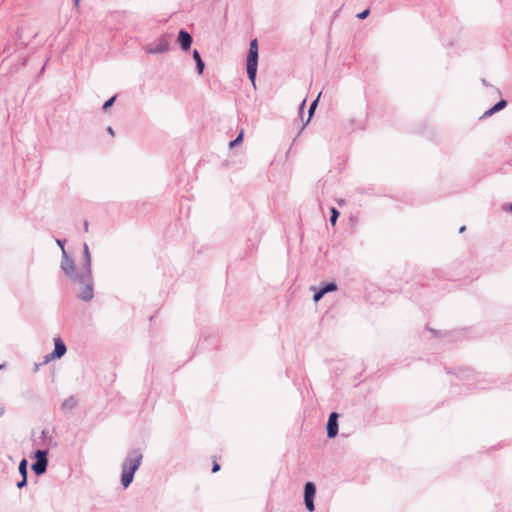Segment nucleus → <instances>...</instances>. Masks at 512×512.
I'll use <instances>...</instances> for the list:
<instances>
[{
    "instance_id": "obj_29",
    "label": "nucleus",
    "mask_w": 512,
    "mask_h": 512,
    "mask_svg": "<svg viewBox=\"0 0 512 512\" xmlns=\"http://www.w3.org/2000/svg\"><path fill=\"white\" fill-rule=\"evenodd\" d=\"M48 434V431L46 429L42 430V437L45 438Z\"/></svg>"
},
{
    "instance_id": "obj_20",
    "label": "nucleus",
    "mask_w": 512,
    "mask_h": 512,
    "mask_svg": "<svg viewBox=\"0 0 512 512\" xmlns=\"http://www.w3.org/2000/svg\"><path fill=\"white\" fill-rule=\"evenodd\" d=\"M312 289L315 290V293L313 295L314 302L320 301L325 294L323 293V291L319 287H318L317 290L315 288H312Z\"/></svg>"
},
{
    "instance_id": "obj_11",
    "label": "nucleus",
    "mask_w": 512,
    "mask_h": 512,
    "mask_svg": "<svg viewBox=\"0 0 512 512\" xmlns=\"http://www.w3.org/2000/svg\"><path fill=\"white\" fill-rule=\"evenodd\" d=\"M48 462L39 460L32 464V470L36 475H42L47 470Z\"/></svg>"
},
{
    "instance_id": "obj_16",
    "label": "nucleus",
    "mask_w": 512,
    "mask_h": 512,
    "mask_svg": "<svg viewBox=\"0 0 512 512\" xmlns=\"http://www.w3.org/2000/svg\"><path fill=\"white\" fill-rule=\"evenodd\" d=\"M506 106H507V101L504 99H501L494 106L491 107L492 112L497 113V112L501 111L502 109H504Z\"/></svg>"
},
{
    "instance_id": "obj_5",
    "label": "nucleus",
    "mask_w": 512,
    "mask_h": 512,
    "mask_svg": "<svg viewBox=\"0 0 512 512\" xmlns=\"http://www.w3.org/2000/svg\"><path fill=\"white\" fill-rule=\"evenodd\" d=\"M67 351V347L65 343L62 341L60 337H57L54 339V350L45 355L43 364H47L49 361L53 359H60L62 356L65 355Z\"/></svg>"
},
{
    "instance_id": "obj_6",
    "label": "nucleus",
    "mask_w": 512,
    "mask_h": 512,
    "mask_svg": "<svg viewBox=\"0 0 512 512\" xmlns=\"http://www.w3.org/2000/svg\"><path fill=\"white\" fill-rule=\"evenodd\" d=\"M61 269L73 282H77L75 275L78 273V271H76L75 262L67 255L65 250H63L62 254Z\"/></svg>"
},
{
    "instance_id": "obj_21",
    "label": "nucleus",
    "mask_w": 512,
    "mask_h": 512,
    "mask_svg": "<svg viewBox=\"0 0 512 512\" xmlns=\"http://www.w3.org/2000/svg\"><path fill=\"white\" fill-rule=\"evenodd\" d=\"M115 99H116V96H112L111 98H109L103 105L102 109L104 111H106L108 108H110L114 102H115Z\"/></svg>"
},
{
    "instance_id": "obj_1",
    "label": "nucleus",
    "mask_w": 512,
    "mask_h": 512,
    "mask_svg": "<svg viewBox=\"0 0 512 512\" xmlns=\"http://www.w3.org/2000/svg\"><path fill=\"white\" fill-rule=\"evenodd\" d=\"M77 283L81 285L78 298L89 302L94 297V282L91 269V254L86 243L83 246L82 263L78 273L75 275Z\"/></svg>"
},
{
    "instance_id": "obj_32",
    "label": "nucleus",
    "mask_w": 512,
    "mask_h": 512,
    "mask_svg": "<svg viewBox=\"0 0 512 512\" xmlns=\"http://www.w3.org/2000/svg\"><path fill=\"white\" fill-rule=\"evenodd\" d=\"M465 229H466V227H465V226H462V227H460L459 232H460V233H462V232H464V231H465Z\"/></svg>"
},
{
    "instance_id": "obj_14",
    "label": "nucleus",
    "mask_w": 512,
    "mask_h": 512,
    "mask_svg": "<svg viewBox=\"0 0 512 512\" xmlns=\"http://www.w3.org/2000/svg\"><path fill=\"white\" fill-rule=\"evenodd\" d=\"M48 449H39L35 452L36 461L42 460L48 462Z\"/></svg>"
},
{
    "instance_id": "obj_10",
    "label": "nucleus",
    "mask_w": 512,
    "mask_h": 512,
    "mask_svg": "<svg viewBox=\"0 0 512 512\" xmlns=\"http://www.w3.org/2000/svg\"><path fill=\"white\" fill-rule=\"evenodd\" d=\"M78 405V400L74 396L66 398L61 404V410L64 412L72 411Z\"/></svg>"
},
{
    "instance_id": "obj_24",
    "label": "nucleus",
    "mask_w": 512,
    "mask_h": 512,
    "mask_svg": "<svg viewBox=\"0 0 512 512\" xmlns=\"http://www.w3.org/2000/svg\"><path fill=\"white\" fill-rule=\"evenodd\" d=\"M219 470H220V465L216 461H214L213 466H212V473H216Z\"/></svg>"
},
{
    "instance_id": "obj_3",
    "label": "nucleus",
    "mask_w": 512,
    "mask_h": 512,
    "mask_svg": "<svg viewBox=\"0 0 512 512\" xmlns=\"http://www.w3.org/2000/svg\"><path fill=\"white\" fill-rule=\"evenodd\" d=\"M258 65V41L253 39L250 42L249 51L246 59V69L249 80L255 85Z\"/></svg>"
},
{
    "instance_id": "obj_19",
    "label": "nucleus",
    "mask_w": 512,
    "mask_h": 512,
    "mask_svg": "<svg viewBox=\"0 0 512 512\" xmlns=\"http://www.w3.org/2000/svg\"><path fill=\"white\" fill-rule=\"evenodd\" d=\"M330 213H331V215H330V223H331V225H333V226H334V225L336 224V222H337V219H338V217H339V214H340V213H339V211H338L336 208H334V207H332V208L330 209Z\"/></svg>"
},
{
    "instance_id": "obj_9",
    "label": "nucleus",
    "mask_w": 512,
    "mask_h": 512,
    "mask_svg": "<svg viewBox=\"0 0 512 512\" xmlns=\"http://www.w3.org/2000/svg\"><path fill=\"white\" fill-rule=\"evenodd\" d=\"M177 41L180 44L182 50L188 51L191 47L193 39L189 32H187L184 29H181L178 33Z\"/></svg>"
},
{
    "instance_id": "obj_30",
    "label": "nucleus",
    "mask_w": 512,
    "mask_h": 512,
    "mask_svg": "<svg viewBox=\"0 0 512 512\" xmlns=\"http://www.w3.org/2000/svg\"><path fill=\"white\" fill-rule=\"evenodd\" d=\"M305 106V100L301 103L299 109H300V112H302L303 108Z\"/></svg>"
},
{
    "instance_id": "obj_27",
    "label": "nucleus",
    "mask_w": 512,
    "mask_h": 512,
    "mask_svg": "<svg viewBox=\"0 0 512 512\" xmlns=\"http://www.w3.org/2000/svg\"><path fill=\"white\" fill-rule=\"evenodd\" d=\"M107 132H108L110 135L114 136V130H113V128H112V127H110V126H109V127L107 128Z\"/></svg>"
},
{
    "instance_id": "obj_23",
    "label": "nucleus",
    "mask_w": 512,
    "mask_h": 512,
    "mask_svg": "<svg viewBox=\"0 0 512 512\" xmlns=\"http://www.w3.org/2000/svg\"><path fill=\"white\" fill-rule=\"evenodd\" d=\"M27 485V476H24L22 477V479L20 481L17 482V487L19 489H22L23 487H25Z\"/></svg>"
},
{
    "instance_id": "obj_33",
    "label": "nucleus",
    "mask_w": 512,
    "mask_h": 512,
    "mask_svg": "<svg viewBox=\"0 0 512 512\" xmlns=\"http://www.w3.org/2000/svg\"><path fill=\"white\" fill-rule=\"evenodd\" d=\"M74 5L77 7L79 5V0H74Z\"/></svg>"
},
{
    "instance_id": "obj_7",
    "label": "nucleus",
    "mask_w": 512,
    "mask_h": 512,
    "mask_svg": "<svg viewBox=\"0 0 512 512\" xmlns=\"http://www.w3.org/2000/svg\"><path fill=\"white\" fill-rule=\"evenodd\" d=\"M316 494V486L313 482H307L304 486V502L309 512L315 510L314 497Z\"/></svg>"
},
{
    "instance_id": "obj_2",
    "label": "nucleus",
    "mask_w": 512,
    "mask_h": 512,
    "mask_svg": "<svg viewBox=\"0 0 512 512\" xmlns=\"http://www.w3.org/2000/svg\"><path fill=\"white\" fill-rule=\"evenodd\" d=\"M143 455L140 449L129 451L122 463L121 484L126 489L134 479V474L142 463Z\"/></svg>"
},
{
    "instance_id": "obj_17",
    "label": "nucleus",
    "mask_w": 512,
    "mask_h": 512,
    "mask_svg": "<svg viewBox=\"0 0 512 512\" xmlns=\"http://www.w3.org/2000/svg\"><path fill=\"white\" fill-rule=\"evenodd\" d=\"M321 94L318 95V97L311 103L310 105V108H309V117L307 119V122L305 124H303L302 126V129L305 127V125L310 121V118L312 116V114L314 113V110L316 109L317 107V104H318V99L320 97Z\"/></svg>"
},
{
    "instance_id": "obj_13",
    "label": "nucleus",
    "mask_w": 512,
    "mask_h": 512,
    "mask_svg": "<svg viewBox=\"0 0 512 512\" xmlns=\"http://www.w3.org/2000/svg\"><path fill=\"white\" fill-rule=\"evenodd\" d=\"M319 288L323 291L324 294L329 292H334L337 290V284L335 282H322L319 285Z\"/></svg>"
},
{
    "instance_id": "obj_22",
    "label": "nucleus",
    "mask_w": 512,
    "mask_h": 512,
    "mask_svg": "<svg viewBox=\"0 0 512 512\" xmlns=\"http://www.w3.org/2000/svg\"><path fill=\"white\" fill-rule=\"evenodd\" d=\"M369 13H370V10H369V9H366V10H364V11H362V12L358 13V14H357V18H358V19H361V20H364V19H366V18L368 17Z\"/></svg>"
},
{
    "instance_id": "obj_12",
    "label": "nucleus",
    "mask_w": 512,
    "mask_h": 512,
    "mask_svg": "<svg viewBox=\"0 0 512 512\" xmlns=\"http://www.w3.org/2000/svg\"><path fill=\"white\" fill-rule=\"evenodd\" d=\"M193 59L196 63V70H197V73L199 75L203 74V71H204V68H205V64L200 56V53L198 52V50H194L193 51Z\"/></svg>"
},
{
    "instance_id": "obj_8",
    "label": "nucleus",
    "mask_w": 512,
    "mask_h": 512,
    "mask_svg": "<svg viewBox=\"0 0 512 512\" xmlns=\"http://www.w3.org/2000/svg\"><path fill=\"white\" fill-rule=\"evenodd\" d=\"M338 413L332 412L329 415L328 422H327V436L328 438H334L338 434Z\"/></svg>"
},
{
    "instance_id": "obj_4",
    "label": "nucleus",
    "mask_w": 512,
    "mask_h": 512,
    "mask_svg": "<svg viewBox=\"0 0 512 512\" xmlns=\"http://www.w3.org/2000/svg\"><path fill=\"white\" fill-rule=\"evenodd\" d=\"M170 44L165 36L159 37L155 42L145 46V51L148 54H162L169 50Z\"/></svg>"
},
{
    "instance_id": "obj_31",
    "label": "nucleus",
    "mask_w": 512,
    "mask_h": 512,
    "mask_svg": "<svg viewBox=\"0 0 512 512\" xmlns=\"http://www.w3.org/2000/svg\"><path fill=\"white\" fill-rule=\"evenodd\" d=\"M41 365H43V363H41V364H37V363H36V364H35V368H34V370H35V371H37Z\"/></svg>"
},
{
    "instance_id": "obj_34",
    "label": "nucleus",
    "mask_w": 512,
    "mask_h": 512,
    "mask_svg": "<svg viewBox=\"0 0 512 512\" xmlns=\"http://www.w3.org/2000/svg\"><path fill=\"white\" fill-rule=\"evenodd\" d=\"M482 82H483L484 85H488L487 81L485 79H483Z\"/></svg>"
},
{
    "instance_id": "obj_25",
    "label": "nucleus",
    "mask_w": 512,
    "mask_h": 512,
    "mask_svg": "<svg viewBox=\"0 0 512 512\" xmlns=\"http://www.w3.org/2000/svg\"><path fill=\"white\" fill-rule=\"evenodd\" d=\"M493 114H495L494 112H492V108L488 109L487 111L484 112L483 114V117H490L492 116Z\"/></svg>"
},
{
    "instance_id": "obj_35",
    "label": "nucleus",
    "mask_w": 512,
    "mask_h": 512,
    "mask_svg": "<svg viewBox=\"0 0 512 512\" xmlns=\"http://www.w3.org/2000/svg\"><path fill=\"white\" fill-rule=\"evenodd\" d=\"M3 367H4V365H3V364H0V369H2Z\"/></svg>"
},
{
    "instance_id": "obj_26",
    "label": "nucleus",
    "mask_w": 512,
    "mask_h": 512,
    "mask_svg": "<svg viewBox=\"0 0 512 512\" xmlns=\"http://www.w3.org/2000/svg\"><path fill=\"white\" fill-rule=\"evenodd\" d=\"M56 242L57 244L60 246V248L63 250H65L64 248V244H65V240H61V239H56Z\"/></svg>"
},
{
    "instance_id": "obj_28",
    "label": "nucleus",
    "mask_w": 512,
    "mask_h": 512,
    "mask_svg": "<svg viewBox=\"0 0 512 512\" xmlns=\"http://www.w3.org/2000/svg\"><path fill=\"white\" fill-rule=\"evenodd\" d=\"M88 226H89L88 221H85V222H84V230H85V232H87V231H88Z\"/></svg>"
},
{
    "instance_id": "obj_36",
    "label": "nucleus",
    "mask_w": 512,
    "mask_h": 512,
    "mask_svg": "<svg viewBox=\"0 0 512 512\" xmlns=\"http://www.w3.org/2000/svg\"><path fill=\"white\" fill-rule=\"evenodd\" d=\"M510 210L512 211V203H511V206H510Z\"/></svg>"
},
{
    "instance_id": "obj_18",
    "label": "nucleus",
    "mask_w": 512,
    "mask_h": 512,
    "mask_svg": "<svg viewBox=\"0 0 512 512\" xmlns=\"http://www.w3.org/2000/svg\"><path fill=\"white\" fill-rule=\"evenodd\" d=\"M243 136H244V131L241 130V132L238 134V136L229 143V147L234 148V147L238 146L243 141Z\"/></svg>"
},
{
    "instance_id": "obj_15",
    "label": "nucleus",
    "mask_w": 512,
    "mask_h": 512,
    "mask_svg": "<svg viewBox=\"0 0 512 512\" xmlns=\"http://www.w3.org/2000/svg\"><path fill=\"white\" fill-rule=\"evenodd\" d=\"M27 467H28V461L23 458L20 463H19V473L21 475V477H24V476H27L28 475V470H27Z\"/></svg>"
}]
</instances>
